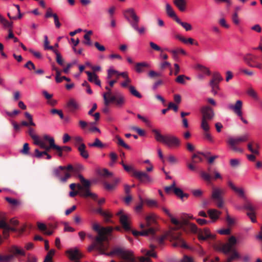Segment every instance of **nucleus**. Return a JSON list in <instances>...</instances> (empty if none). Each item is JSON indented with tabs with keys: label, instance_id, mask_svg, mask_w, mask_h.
<instances>
[{
	"label": "nucleus",
	"instance_id": "1",
	"mask_svg": "<svg viewBox=\"0 0 262 262\" xmlns=\"http://www.w3.org/2000/svg\"><path fill=\"white\" fill-rule=\"evenodd\" d=\"M165 213H166L169 217L171 223L173 225V227H170L169 230L167 232L165 231V237L167 235L170 236L172 239L176 242L173 244L174 247H180L184 249L193 250V248L188 246L185 241L181 237V233L180 229L184 230V226H187L191 232L196 233L198 232V229L196 225L193 223H190L186 220L182 221L178 220L171 214L169 211L165 209Z\"/></svg>",
	"mask_w": 262,
	"mask_h": 262
},
{
	"label": "nucleus",
	"instance_id": "2",
	"mask_svg": "<svg viewBox=\"0 0 262 262\" xmlns=\"http://www.w3.org/2000/svg\"><path fill=\"white\" fill-rule=\"evenodd\" d=\"M104 241L100 239L99 237H95L94 242L88 248L89 252H91L94 249L99 252L101 254H104L108 256L116 255L122 258H128L130 257L131 253L124 249L117 248L114 249L110 253H105L104 251L107 249L108 245L104 243Z\"/></svg>",
	"mask_w": 262,
	"mask_h": 262
},
{
	"label": "nucleus",
	"instance_id": "3",
	"mask_svg": "<svg viewBox=\"0 0 262 262\" xmlns=\"http://www.w3.org/2000/svg\"><path fill=\"white\" fill-rule=\"evenodd\" d=\"M78 177L81 183L83 184V186L79 184L77 185V187L79 190V195L84 198L91 197L93 200H96L98 196L96 193H92L90 191L89 188L90 182L85 179L81 174H79Z\"/></svg>",
	"mask_w": 262,
	"mask_h": 262
},
{
	"label": "nucleus",
	"instance_id": "4",
	"mask_svg": "<svg viewBox=\"0 0 262 262\" xmlns=\"http://www.w3.org/2000/svg\"><path fill=\"white\" fill-rule=\"evenodd\" d=\"M249 135L248 134L235 138L229 137L227 140V143L233 151L242 153L243 150L241 148L237 147L236 145L239 143L247 141Z\"/></svg>",
	"mask_w": 262,
	"mask_h": 262
},
{
	"label": "nucleus",
	"instance_id": "5",
	"mask_svg": "<svg viewBox=\"0 0 262 262\" xmlns=\"http://www.w3.org/2000/svg\"><path fill=\"white\" fill-rule=\"evenodd\" d=\"M93 229L98 232V235L96 237H99L100 239L106 241L108 235L112 232L113 228L111 227H100L98 223H95L93 224Z\"/></svg>",
	"mask_w": 262,
	"mask_h": 262
},
{
	"label": "nucleus",
	"instance_id": "6",
	"mask_svg": "<svg viewBox=\"0 0 262 262\" xmlns=\"http://www.w3.org/2000/svg\"><path fill=\"white\" fill-rule=\"evenodd\" d=\"M176 186V182L175 180H173L170 185L165 186V192L168 194L173 192L177 196L180 198L182 201H183L184 198H187L188 197V194L184 193L181 189L177 187Z\"/></svg>",
	"mask_w": 262,
	"mask_h": 262
},
{
	"label": "nucleus",
	"instance_id": "7",
	"mask_svg": "<svg viewBox=\"0 0 262 262\" xmlns=\"http://www.w3.org/2000/svg\"><path fill=\"white\" fill-rule=\"evenodd\" d=\"M224 193V190L220 188H213L211 193V199L216 203L219 208H222L224 205V200L222 195Z\"/></svg>",
	"mask_w": 262,
	"mask_h": 262
},
{
	"label": "nucleus",
	"instance_id": "8",
	"mask_svg": "<svg viewBox=\"0 0 262 262\" xmlns=\"http://www.w3.org/2000/svg\"><path fill=\"white\" fill-rule=\"evenodd\" d=\"M116 215L120 216V222L123 228L126 231H129L131 229L130 226V215L127 213H124L123 210H120Z\"/></svg>",
	"mask_w": 262,
	"mask_h": 262
},
{
	"label": "nucleus",
	"instance_id": "9",
	"mask_svg": "<svg viewBox=\"0 0 262 262\" xmlns=\"http://www.w3.org/2000/svg\"><path fill=\"white\" fill-rule=\"evenodd\" d=\"M242 105L243 102L241 100H238L236 101L235 104H230L228 105V107L229 109L233 111V112L240 118L243 123L248 124L247 120L244 119L243 117L242 113Z\"/></svg>",
	"mask_w": 262,
	"mask_h": 262
},
{
	"label": "nucleus",
	"instance_id": "10",
	"mask_svg": "<svg viewBox=\"0 0 262 262\" xmlns=\"http://www.w3.org/2000/svg\"><path fill=\"white\" fill-rule=\"evenodd\" d=\"M165 145L169 149H176L180 146L181 141L176 136L166 135H165Z\"/></svg>",
	"mask_w": 262,
	"mask_h": 262
},
{
	"label": "nucleus",
	"instance_id": "11",
	"mask_svg": "<svg viewBox=\"0 0 262 262\" xmlns=\"http://www.w3.org/2000/svg\"><path fill=\"white\" fill-rule=\"evenodd\" d=\"M237 243V240L234 236L229 237L227 243L222 245L221 250L226 254L233 251L234 247Z\"/></svg>",
	"mask_w": 262,
	"mask_h": 262
},
{
	"label": "nucleus",
	"instance_id": "12",
	"mask_svg": "<svg viewBox=\"0 0 262 262\" xmlns=\"http://www.w3.org/2000/svg\"><path fill=\"white\" fill-rule=\"evenodd\" d=\"M134 176L141 183L144 184L149 183L152 182V179L145 172L134 170Z\"/></svg>",
	"mask_w": 262,
	"mask_h": 262
},
{
	"label": "nucleus",
	"instance_id": "13",
	"mask_svg": "<svg viewBox=\"0 0 262 262\" xmlns=\"http://www.w3.org/2000/svg\"><path fill=\"white\" fill-rule=\"evenodd\" d=\"M123 15L130 24V22H139V18L137 15L135 10L133 8H129L124 10L123 11Z\"/></svg>",
	"mask_w": 262,
	"mask_h": 262
},
{
	"label": "nucleus",
	"instance_id": "14",
	"mask_svg": "<svg viewBox=\"0 0 262 262\" xmlns=\"http://www.w3.org/2000/svg\"><path fill=\"white\" fill-rule=\"evenodd\" d=\"M0 228H6L9 231L15 232L16 231L15 227H11L7 223L6 214L3 212H0Z\"/></svg>",
	"mask_w": 262,
	"mask_h": 262
},
{
	"label": "nucleus",
	"instance_id": "15",
	"mask_svg": "<svg viewBox=\"0 0 262 262\" xmlns=\"http://www.w3.org/2000/svg\"><path fill=\"white\" fill-rule=\"evenodd\" d=\"M66 253L71 260H77L82 256L77 248L69 249L66 251Z\"/></svg>",
	"mask_w": 262,
	"mask_h": 262
},
{
	"label": "nucleus",
	"instance_id": "16",
	"mask_svg": "<svg viewBox=\"0 0 262 262\" xmlns=\"http://www.w3.org/2000/svg\"><path fill=\"white\" fill-rule=\"evenodd\" d=\"M66 108L68 112L73 113L80 108V105L75 99L70 98L66 104Z\"/></svg>",
	"mask_w": 262,
	"mask_h": 262
},
{
	"label": "nucleus",
	"instance_id": "17",
	"mask_svg": "<svg viewBox=\"0 0 262 262\" xmlns=\"http://www.w3.org/2000/svg\"><path fill=\"white\" fill-rule=\"evenodd\" d=\"M202 118L205 120H211L214 117V114L212 109L209 106L203 107L201 110Z\"/></svg>",
	"mask_w": 262,
	"mask_h": 262
},
{
	"label": "nucleus",
	"instance_id": "18",
	"mask_svg": "<svg viewBox=\"0 0 262 262\" xmlns=\"http://www.w3.org/2000/svg\"><path fill=\"white\" fill-rule=\"evenodd\" d=\"M198 237L200 240H206L214 238V235L210 233L209 229L205 228L199 232Z\"/></svg>",
	"mask_w": 262,
	"mask_h": 262
},
{
	"label": "nucleus",
	"instance_id": "19",
	"mask_svg": "<svg viewBox=\"0 0 262 262\" xmlns=\"http://www.w3.org/2000/svg\"><path fill=\"white\" fill-rule=\"evenodd\" d=\"M66 169L70 170L74 173H76V169H74V167H73V166L71 164L68 165L67 166H59L57 168L54 169L53 171L54 174L56 177H59L61 174V171L65 170Z\"/></svg>",
	"mask_w": 262,
	"mask_h": 262
},
{
	"label": "nucleus",
	"instance_id": "20",
	"mask_svg": "<svg viewBox=\"0 0 262 262\" xmlns=\"http://www.w3.org/2000/svg\"><path fill=\"white\" fill-rule=\"evenodd\" d=\"M9 252L12 253V255H14V257L17 256V255H21V256H25L26 252L25 251L18 247L16 245H12L11 246L10 249H9Z\"/></svg>",
	"mask_w": 262,
	"mask_h": 262
},
{
	"label": "nucleus",
	"instance_id": "21",
	"mask_svg": "<svg viewBox=\"0 0 262 262\" xmlns=\"http://www.w3.org/2000/svg\"><path fill=\"white\" fill-rule=\"evenodd\" d=\"M85 73L88 76V80L89 81L94 82L96 85L101 86V81L95 73L89 71H85Z\"/></svg>",
	"mask_w": 262,
	"mask_h": 262
},
{
	"label": "nucleus",
	"instance_id": "22",
	"mask_svg": "<svg viewBox=\"0 0 262 262\" xmlns=\"http://www.w3.org/2000/svg\"><path fill=\"white\" fill-rule=\"evenodd\" d=\"M228 185L235 193H237L239 196L244 199L246 198L244 189L242 188H238L236 187V186L231 181H229L228 182Z\"/></svg>",
	"mask_w": 262,
	"mask_h": 262
},
{
	"label": "nucleus",
	"instance_id": "23",
	"mask_svg": "<svg viewBox=\"0 0 262 262\" xmlns=\"http://www.w3.org/2000/svg\"><path fill=\"white\" fill-rule=\"evenodd\" d=\"M166 10L168 16L174 20L176 22L180 19L177 15L175 11L169 4L166 5Z\"/></svg>",
	"mask_w": 262,
	"mask_h": 262
},
{
	"label": "nucleus",
	"instance_id": "24",
	"mask_svg": "<svg viewBox=\"0 0 262 262\" xmlns=\"http://www.w3.org/2000/svg\"><path fill=\"white\" fill-rule=\"evenodd\" d=\"M209 217L212 220L211 222L216 221L220 217L221 212L215 209H210L208 210Z\"/></svg>",
	"mask_w": 262,
	"mask_h": 262
},
{
	"label": "nucleus",
	"instance_id": "25",
	"mask_svg": "<svg viewBox=\"0 0 262 262\" xmlns=\"http://www.w3.org/2000/svg\"><path fill=\"white\" fill-rule=\"evenodd\" d=\"M173 3L180 11H185L187 4L186 0H173Z\"/></svg>",
	"mask_w": 262,
	"mask_h": 262
},
{
	"label": "nucleus",
	"instance_id": "26",
	"mask_svg": "<svg viewBox=\"0 0 262 262\" xmlns=\"http://www.w3.org/2000/svg\"><path fill=\"white\" fill-rule=\"evenodd\" d=\"M157 216L154 213H150L146 216L147 227L150 226L152 224H156Z\"/></svg>",
	"mask_w": 262,
	"mask_h": 262
},
{
	"label": "nucleus",
	"instance_id": "27",
	"mask_svg": "<svg viewBox=\"0 0 262 262\" xmlns=\"http://www.w3.org/2000/svg\"><path fill=\"white\" fill-rule=\"evenodd\" d=\"M47 151L48 150H46L45 151H40L38 149H35L34 150V156L38 159H40L42 158L43 156H46L45 158L47 160H50L51 159V156L48 154Z\"/></svg>",
	"mask_w": 262,
	"mask_h": 262
},
{
	"label": "nucleus",
	"instance_id": "28",
	"mask_svg": "<svg viewBox=\"0 0 262 262\" xmlns=\"http://www.w3.org/2000/svg\"><path fill=\"white\" fill-rule=\"evenodd\" d=\"M32 139L34 140V144L38 145L41 149L48 150V149L49 148L48 146L46 145L45 142L43 140L39 139L38 136L34 137L32 138Z\"/></svg>",
	"mask_w": 262,
	"mask_h": 262
},
{
	"label": "nucleus",
	"instance_id": "29",
	"mask_svg": "<svg viewBox=\"0 0 262 262\" xmlns=\"http://www.w3.org/2000/svg\"><path fill=\"white\" fill-rule=\"evenodd\" d=\"M86 146L84 143H81L78 147V150L79 151L80 156L84 159H88L89 154L85 149Z\"/></svg>",
	"mask_w": 262,
	"mask_h": 262
},
{
	"label": "nucleus",
	"instance_id": "30",
	"mask_svg": "<svg viewBox=\"0 0 262 262\" xmlns=\"http://www.w3.org/2000/svg\"><path fill=\"white\" fill-rule=\"evenodd\" d=\"M25 116L28 119L29 122L23 121L21 123L23 126H28L29 125L35 126V123L33 122L32 116L28 112L25 113Z\"/></svg>",
	"mask_w": 262,
	"mask_h": 262
},
{
	"label": "nucleus",
	"instance_id": "31",
	"mask_svg": "<svg viewBox=\"0 0 262 262\" xmlns=\"http://www.w3.org/2000/svg\"><path fill=\"white\" fill-rule=\"evenodd\" d=\"M195 69L199 72H200L205 75H210V71L209 69L204 66L198 64L195 66Z\"/></svg>",
	"mask_w": 262,
	"mask_h": 262
},
{
	"label": "nucleus",
	"instance_id": "32",
	"mask_svg": "<svg viewBox=\"0 0 262 262\" xmlns=\"http://www.w3.org/2000/svg\"><path fill=\"white\" fill-rule=\"evenodd\" d=\"M256 58V57L251 54H246L244 57V60L246 62V63L250 66V64H255L256 62L255 60Z\"/></svg>",
	"mask_w": 262,
	"mask_h": 262
},
{
	"label": "nucleus",
	"instance_id": "33",
	"mask_svg": "<svg viewBox=\"0 0 262 262\" xmlns=\"http://www.w3.org/2000/svg\"><path fill=\"white\" fill-rule=\"evenodd\" d=\"M0 24L5 29L13 27V23L7 20L2 14H0Z\"/></svg>",
	"mask_w": 262,
	"mask_h": 262
},
{
	"label": "nucleus",
	"instance_id": "34",
	"mask_svg": "<svg viewBox=\"0 0 262 262\" xmlns=\"http://www.w3.org/2000/svg\"><path fill=\"white\" fill-rule=\"evenodd\" d=\"M144 67H149V64L146 62H138L136 64V71L141 73L143 72V68Z\"/></svg>",
	"mask_w": 262,
	"mask_h": 262
},
{
	"label": "nucleus",
	"instance_id": "35",
	"mask_svg": "<svg viewBox=\"0 0 262 262\" xmlns=\"http://www.w3.org/2000/svg\"><path fill=\"white\" fill-rule=\"evenodd\" d=\"M90 147H95L99 148H103L105 147V144H103L98 138H96L93 143H90L88 144Z\"/></svg>",
	"mask_w": 262,
	"mask_h": 262
},
{
	"label": "nucleus",
	"instance_id": "36",
	"mask_svg": "<svg viewBox=\"0 0 262 262\" xmlns=\"http://www.w3.org/2000/svg\"><path fill=\"white\" fill-rule=\"evenodd\" d=\"M14 255L12 254L0 255V262H13L14 260Z\"/></svg>",
	"mask_w": 262,
	"mask_h": 262
},
{
	"label": "nucleus",
	"instance_id": "37",
	"mask_svg": "<svg viewBox=\"0 0 262 262\" xmlns=\"http://www.w3.org/2000/svg\"><path fill=\"white\" fill-rule=\"evenodd\" d=\"M158 228H149L147 230H144L142 231H140V235L141 236H147L149 235H153L155 234L156 231L158 230Z\"/></svg>",
	"mask_w": 262,
	"mask_h": 262
},
{
	"label": "nucleus",
	"instance_id": "38",
	"mask_svg": "<svg viewBox=\"0 0 262 262\" xmlns=\"http://www.w3.org/2000/svg\"><path fill=\"white\" fill-rule=\"evenodd\" d=\"M202 155H203L204 156L206 157V155L200 152L193 155V156H192L193 162L198 163L203 161V158L202 157Z\"/></svg>",
	"mask_w": 262,
	"mask_h": 262
},
{
	"label": "nucleus",
	"instance_id": "39",
	"mask_svg": "<svg viewBox=\"0 0 262 262\" xmlns=\"http://www.w3.org/2000/svg\"><path fill=\"white\" fill-rule=\"evenodd\" d=\"M223 80L221 74L218 72H215L213 73L212 78L210 81H213L214 83H219Z\"/></svg>",
	"mask_w": 262,
	"mask_h": 262
},
{
	"label": "nucleus",
	"instance_id": "40",
	"mask_svg": "<svg viewBox=\"0 0 262 262\" xmlns=\"http://www.w3.org/2000/svg\"><path fill=\"white\" fill-rule=\"evenodd\" d=\"M177 38L180 41H182V42L186 45H193L194 43L193 39L190 37L186 38L182 36L178 35L177 36Z\"/></svg>",
	"mask_w": 262,
	"mask_h": 262
},
{
	"label": "nucleus",
	"instance_id": "41",
	"mask_svg": "<svg viewBox=\"0 0 262 262\" xmlns=\"http://www.w3.org/2000/svg\"><path fill=\"white\" fill-rule=\"evenodd\" d=\"M177 23L181 25L186 31H189L192 29V27L190 24L182 21L180 19H179Z\"/></svg>",
	"mask_w": 262,
	"mask_h": 262
},
{
	"label": "nucleus",
	"instance_id": "42",
	"mask_svg": "<svg viewBox=\"0 0 262 262\" xmlns=\"http://www.w3.org/2000/svg\"><path fill=\"white\" fill-rule=\"evenodd\" d=\"M60 71L59 70H56L55 80L57 83L61 82L62 81L63 79H64L65 80H66L67 81H70V79L66 76L60 77Z\"/></svg>",
	"mask_w": 262,
	"mask_h": 262
},
{
	"label": "nucleus",
	"instance_id": "43",
	"mask_svg": "<svg viewBox=\"0 0 262 262\" xmlns=\"http://www.w3.org/2000/svg\"><path fill=\"white\" fill-rule=\"evenodd\" d=\"M144 202L149 207H158L159 206L158 203L156 200L146 199Z\"/></svg>",
	"mask_w": 262,
	"mask_h": 262
},
{
	"label": "nucleus",
	"instance_id": "44",
	"mask_svg": "<svg viewBox=\"0 0 262 262\" xmlns=\"http://www.w3.org/2000/svg\"><path fill=\"white\" fill-rule=\"evenodd\" d=\"M209 85L211 88V92L214 95L217 94L218 91L220 90L219 83H214L213 81H210Z\"/></svg>",
	"mask_w": 262,
	"mask_h": 262
},
{
	"label": "nucleus",
	"instance_id": "45",
	"mask_svg": "<svg viewBox=\"0 0 262 262\" xmlns=\"http://www.w3.org/2000/svg\"><path fill=\"white\" fill-rule=\"evenodd\" d=\"M98 173L100 176L103 177H112L113 175V173L109 171L106 168H103L99 170Z\"/></svg>",
	"mask_w": 262,
	"mask_h": 262
},
{
	"label": "nucleus",
	"instance_id": "46",
	"mask_svg": "<svg viewBox=\"0 0 262 262\" xmlns=\"http://www.w3.org/2000/svg\"><path fill=\"white\" fill-rule=\"evenodd\" d=\"M121 76L125 79V80L121 83V86L123 88L127 87L129 83L131 82L130 79L128 77L127 73H122Z\"/></svg>",
	"mask_w": 262,
	"mask_h": 262
},
{
	"label": "nucleus",
	"instance_id": "47",
	"mask_svg": "<svg viewBox=\"0 0 262 262\" xmlns=\"http://www.w3.org/2000/svg\"><path fill=\"white\" fill-rule=\"evenodd\" d=\"M129 92L130 94L138 98H141L142 95L136 89L135 86L133 85H129L128 86Z\"/></svg>",
	"mask_w": 262,
	"mask_h": 262
},
{
	"label": "nucleus",
	"instance_id": "48",
	"mask_svg": "<svg viewBox=\"0 0 262 262\" xmlns=\"http://www.w3.org/2000/svg\"><path fill=\"white\" fill-rule=\"evenodd\" d=\"M105 89L107 91V92L103 94V98L104 99V103L106 105H108L109 104V100L107 98V96H110L111 94V90L108 86H106Z\"/></svg>",
	"mask_w": 262,
	"mask_h": 262
},
{
	"label": "nucleus",
	"instance_id": "49",
	"mask_svg": "<svg viewBox=\"0 0 262 262\" xmlns=\"http://www.w3.org/2000/svg\"><path fill=\"white\" fill-rule=\"evenodd\" d=\"M208 120L202 119L201 127L204 132L209 131L210 126L208 122Z\"/></svg>",
	"mask_w": 262,
	"mask_h": 262
},
{
	"label": "nucleus",
	"instance_id": "50",
	"mask_svg": "<svg viewBox=\"0 0 262 262\" xmlns=\"http://www.w3.org/2000/svg\"><path fill=\"white\" fill-rule=\"evenodd\" d=\"M115 102L118 106L122 107L125 102L124 97L121 95L118 96Z\"/></svg>",
	"mask_w": 262,
	"mask_h": 262
},
{
	"label": "nucleus",
	"instance_id": "51",
	"mask_svg": "<svg viewBox=\"0 0 262 262\" xmlns=\"http://www.w3.org/2000/svg\"><path fill=\"white\" fill-rule=\"evenodd\" d=\"M138 23H133L130 22V25L136 31H137L140 34H142L145 31V28L144 27H141L140 28L138 27Z\"/></svg>",
	"mask_w": 262,
	"mask_h": 262
},
{
	"label": "nucleus",
	"instance_id": "52",
	"mask_svg": "<svg viewBox=\"0 0 262 262\" xmlns=\"http://www.w3.org/2000/svg\"><path fill=\"white\" fill-rule=\"evenodd\" d=\"M53 52L55 53L56 56V60L57 62L60 66L63 65V61L62 58V56L59 52L57 50H53Z\"/></svg>",
	"mask_w": 262,
	"mask_h": 262
},
{
	"label": "nucleus",
	"instance_id": "53",
	"mask_svg": "<svg viewBox=\"0 0 262 262\" xmlns=\"http://www.w3.org/2000/svg\"><path fill=\"white\" fill-rule=\"evenodd\" d=\"M247 93L249 96L252 97L254 99L256 100L258 99V97L256 92L252 88H249L247 90Z\"/></svg>",
	"mask_w": 262,
	"mask_h": 262
},
{
	"label": "nucleus",
	"instance_id": "54",
	"mask_svg": "<svg viewBox=\"0 0 262 262\" xmlns=\"http://www.w3.org/2000/svg\"><path fill=\"white\" fill-rule=\"evenodd\" d=\"M169 110H172L174 112H177L178 111V106L173 102H170L168 105L167 108L165 109V114Z\"/></svg>",
	"mask_w": 262,
	"mask_h": 262
},
{
	"label": "nucleus",
	"instance_id": "55",
	"mask_svg": "<svg viewBox=\"0 0 262 262\" xmlns=\"http://www.w3.org/2000/svg\"><path fill=\"white\" fill-rule=\"evenodd\" d=\"M30 147L29 144L27 143H25L24 144V146L22 149L20 150V152L23 155H28L30 154Z\"/></svg>",
	"mask_w": 262,
	"mask_h": 262
},
{
	"label": "nucleus",
	"instance_id": "56",
	"mask_svg": "<svg viewBox=\"0 0 262 262\" xmlns=\"http://www.w3.org/2000/svg\"><path fill=\"white\" fill-rule=\"evenodd\" d=\"M49 41L48 39V36L47 35H45L44 36V48H45V49L51 50H52L53 51V50H55V49H53V46H49Z\"/></svg>",
	"mask_w": 262,
	"mask_h": 262
},
{
	"label": "nucleus",
	"instance_id": "57",
	"mask_svg": "<svg viewBox=\"0 0 262 262\" xmlns=\"http://www.w3.org/2000/svg\"><path fill=\"white\" fill-rule=\"evenodd\" d=\"M232 252H233L232 254L229 257H228V258H227L228 261H230L231 262L232 261H233V260H235V259H238L239 258V255L237 251H236L235 250H233V251H232Z\"/></svg>",
	"mask_w": 262,
	"mask_h": 262
},
{
	"label": "nucleus",
	"instance_id": "58",
	"mask_svg": "<svg viewBox=\"0 0 262 262\" xmlns=\"http://www.w3.org/2000/svg\"><path fill=\"white\" fill-rule=\"evenodd\" d=\"M116 138L118 140L117 144L119 145H121L123 146V147L125 148L126 149H129L130 148V147L129 145L126 144L123 139H122L120 137L117 136Z\"/></svg>",
	"mask_w": 262,
	"mask_h": 262
},
{
	"label": "nucleus",
	"instance_id": "59",
	"mask_svg": "<svg viewBox=\"0 0 262 262\" xmlns=\"http://www.w3.org/2000/svg\"><path fill=\"white\" fill-rule=\"evenodd\" d=\"M43 139L44 140L48 141L49 142L50 145L49 146H51L54 143V139L53 137L50 136L49 135L46 134L43 136Z\"/></svg>",
	"mask_w": 262,
	"mask_h": 262
},
{
	"label": "nucleus",
	"instance_id": "60",
	"mask_svg": "<svg viewBox=\"0 0 262 262\" xmlns=\"http://www.w3.org/2000/svg\"><path fill=\"white\" fill-rule=\"evenodd\" d=\"M204 137L209 142L211 143H213L214 142V138L209 133V131L205 132Z\"/></svg>",
	"mask_w": 262,
	"mask_h": 262
},
{
	"label": "nucleus",
	"instance_id": "61",
	"mask_svg": "<svg viewBox=\"0 0 262 262\" xmlns=\"http://www.w3.org/2000/svg\"><path fill=\"white\" fill-rule=\"evenodd\" d=\"M152 132L155 134V135H156L155 138H156V139L157 141H160V142H164L163 136H162L157 130L154 129L152 130Z\"/></svg>",
	"mask_w": 262,
	"mask_h": 262
},
{
	"label": "nucleus",
	"instance_id": "62",
	"mask_svg": "<svg viewBox=\"0 0 262 262\" xmlns=\"http://www.w3.org/2000/svg\"><path fill=\"white\" fill-rule=\"evenodd\" d=\"M200 174L202 179L205 181L207 182H210L211 181V176L209 174L204 171H201Z\"/></svg>",
	"mask_w": 262,
	"mask_h": 262
},
{
	"label": "nucleus",
	"instance_id": "63",
	"mask_svg": "<svg viewBox=\"0 0 262 262\" xmlns=\"http://www.w3.org/2000/svg\"><path fill=\"white\" fill-rule=\"evenodd\" d=\"M5 200L10 204L16 206L19 204L18 201L15 199H12L9 197H6L5 198Z\"/></svg>",
	"mask_w": 262,
	"mask_h": 262
},
{
	"label": "nucleus",
	"instance_id": "64",
	"mask_svg": "<svg viewBox=\"0 0 262 262\" xmlns=\"http://www.w3.org/2000/svg\"><path fill=\"white\" fill-rule=\"evenodd\" d=\"M232 19L234 24L236 25H238L239 24V20L238 17V13L237 12H235L232 16Z\"/></svg>",
	"mask_w": 262,
	"mask_h": 262
}]
</instances>
